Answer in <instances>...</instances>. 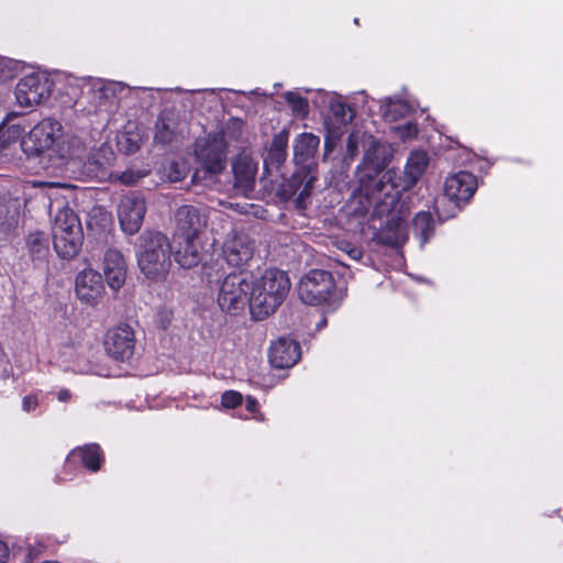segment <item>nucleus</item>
Here are the masks:
<instances>
[{"label":"nucleus","mask_w":563,"mask_h":563,"mask_svg":"<svg viewBox=\"0 0 563 563\" xmlns=\"http://www.w3.org/2000/svg\"><path fill=\"white\" fill-rule=\"evenodd\" d=\"M285 99L295 114L305 117L308 113V101L299 93L292 91L286 92Z\"/></svg>","instance_id":"35"},{"label":"nucleus","mask_w":563,"mask_h":563,"mask_svg":"<svg viewBox=\"0 0 563 563\" xmlns=\"http://www.w3.org/2000/svg\"><path fill=\"white\" fill-rule=\"evenodd\" d=\"M146 203L142 196L130 192L123 196L118 206V218L121 229L128 234L136 233L143 223Z\"/></svg>","instance_id":"14"},{"label":"nucleus","mask_w":563,"mask_h":563,"mask_svg":"<svg viewBox=\"0 0 563 563\" xmlns=\"http://www.w3.org/2000/svg\"><path fill=\"white\" fill-rule=\"evenodd\" d=\"M52 82L44 74L31 73L22 77L15 86V99L20 107L32 108L47 99Z\"/></svg>","instance_id":"12"},{"label":"nucleus","mask_w":563,"mask_h":563,"mask_svg":"<svg viewBox=\"0 0 563 563\" xmlns=\"http://www.w3.org/2000/svg\"><path fill=\"white\" fill-rule=\"evenodd\" d=\"M53 245L62 258L75 257L84 241V233L80 220L69 207L57 209L52 225Z\"/></svg>","instance_id":"5"},{"label":"nucleus","mask_w":563,"mask_h":563,"mask_svg":"<svg viewBox=\"0 0 563 563\" xmlns=\"http://www.w3.org/2000/svg\"><path fill=\"white\" fill-rule=\"evenodd\" d=\"M56 152L67 168L80 177L110 179V167L115 161V153L110 145L102 144L91 152L81 136L74 135L59 144Z\"/></svg>","instance_id":"2"},{"label":"nucleus","mask_w":563,"mask_h":563,"mask_svg":"<svg viewBox=\"0 0 563 563\" xmlns=\"http://www.w3.org/2000/svg\"><path fill=\"white\" fill-rule=\"evenodd\" d=\"M287 135H275L274 139L272 140L266 161H268L272 164H275L276 166H279L282 163H284L287 155Z\"/></svg>","instance_id":"30"},{"label":"nucleus","mask_w":563,"mask_h":563,"mask_svg":"<svg viewBox=\"0 0 563 563\" xmlns=\"http://www.w3.org/2000/svg\"><path fill=\"white\" fill-rule=\"evenodd\" d=\"M314 181L316 176L301 168L282 186L280 195L286 200L295 198L296 208L303 210L307 207Z\"/></svg>","instance_id":"16"},{"label":"nucleus","mask_w":563,"mask_h":563,"mask_svg":"<svg viewBox=\"0 0 563 563\" xmlns=\"http://www.w3.org/2000/svg\"><path fill=\"white\" fill-rule=\"evenodd\" d=\"M75 291L81 302L97 305L104 291L101 275L91 268L81 271L76 277Z\"/></svg>","instance_id":"18"},{"label":"nucleus","mask_w":563,"mask_h":563,"mask_svg":"<svg viewBox=\"0 0 563 563\" xmlns=\"http://www.w3.org/2000/svg\"><path fill=\"white\" fill-rule=\"evenodd\" d=\"M221 402L227 408H235L242 402V395L234 390L223 393Z\"/></svg>","instance_id":"37"},{"label":"nucleus","mask_w":563,"mask_h":563,"mask_svg":"<svg viewBox=\"0 0 563 563\" xmlns=\"http://www.w3.org/2000/svg\"><path fill=\"white\" fill-rule=\"evenodd\" d=\"M68 91L71 101L76 104L79 98L88 99L95 110L100 109L107 101L123 97L131 88L120 81H106L99 78H69Z\"/></svg>","instance_id":"6"},{"label":"nucleus","mask_w":563,"mask_h":563,"mask_svg":"<svg viewBox=\"0 0 563 563\" xmlns=\"http://www.w3.org/2000/svg\"><path fill=\"white\" fill-rule=\"evenodd\" d=\"M21 136V129L19 125L9 126L0 135L1 148H4L10 142H15Z\"/></svg>","instance_id":"36"},{"label":"nucleus","mask_w":563,"mask_h":563,"mask_svg":"<svg viewBox=\"0 0 563 563\" xmlns=\"http://www.w3.org/2000/svg\"><path fill=\"white\" fill-rule=\"evenodd\" d=\"M137 150V144L136 143H132L129 147H128V152H135Z\"/></svg>","instance_id":"49"},{"label":"nucleus","mask_w":563,"mask_h":563,"mask_svg":"<svg viewBox=\"0 0 563 563\" xmlns=\"http://www.w3.org/2000/svg\"><path fill=\"white\" fill-rule=\"evenodd\" d=\"M37 398L35 396H25L22 400V408L26 412L33 411L37 407Z\"/></svg>","instance_id":"41"},{"label":"nucleus","mask_w":563,"mask_h":563,"mask_svg":"<svg viewBox=\"0 0 563 563\" xmlns=\"http://www.w3.org/2000/svg\"><path fill=\"white\" fill-rule=\"evenodd\" d=\"M9 559V549L7 544L0 541V563H7Z\"/></svg>","instance_id":"43"},{"label":"nucleus","mask_w":563,"mask_h":563,"mask_svg":"<svg viewBox=\"0 0 563 563\" xmlns=\"http://www.w3.org/2000/svg\"><path fill=\"white\" fill-rule=\"evenodd\" d=\"M222 252L229 265L240 267L252 258L254 243L247 234L233 232L228 235Z\"/></svg>","instance_id":"17"},{"label":"nucleus","mask_w":563,"mask_h":563,"mask_svg":"<svg viewBox=\"0 0 563 563\" xmlns=\"http://www.w3.org/2000/svg\"><path fill=\"white\" fill-rule=\"evenodd\" d=\"M268 358L276 368L291 367L300 358L299 344L289 338H278L271 344Z\"/></svg>","instance_id":"20"},{"label":"nucleus","mask_w":563,"mask_h":563,"mask_svg":"<svg viewBox=\"0 0 563 563\" xmlns=\"http://www.w3.org/2000/svg\"><path fill=\"white\" fill-rule=\"evenodd\" d=\"M103 346L106 353L118 362L129 361L135 350L133 329L128 324L114 327L106 333Z\"/></svg>","instance_id":"13"},{"label":"nucleus","mask_w":563,"mask_h":563,"mask_svg":"<svg viewBox=\"0 0 563 563\" xmlns=\"http://www.w3.org/2000/svg\"><path fill=\"white\" fill-rule=\"evenodd\" d=\"M335 289L332 275L323 269H312L301 277L298 294L302 302L319 306L331 302Z\"/></svg>","instance_id":"9"},{"label":"nucleus","mask_w":563,"mask_h":563,"mask_svg":"<svg viewBox=\"0 0 563 563\" xmlns=\"http://www.w3.org/2000/svg\"><path fill=\"white\" fill-rule=\"evenodd\" d=\"M71 397V394L68 389H62L57 393V399L59 401H67Z\"/></svg>","instance_id":"46"},{"label":"nucleus","mask_w":563,"mask_h":563,"mask_svg":"<svg viewBox=\"0 0 563 563\" xmlns=\"http://www.w3.org/2000/svg\"><path fill=\"white\" fill-rule=\"evenodd\" d=\"M60 136V123L53 119H44L22 139L21 146L27 155H37L46 151H52L58 157L56 152L57 146L73 135H67L62 140Z\"/></svg>","instance_id":"7"},{"label":"nucleus","mask_w":563,"mask_h":563,"mask_svg":"<svg viewBox=\"0 0 563 563\" xmlns=\"http://www.w3.org/2000/svg\"><path fill=\"white\" fill-rule=\"evenodd\" d=\"M146 176V172L140 169H126L124 172H112L111 181H119L126 186L135 185L141 178Z\"/></svg>","instance_id":"34"},{"label":"nucleus","mask_w":563,"mask_h":563,"mask_svg":"<svg viewBox=\"0 0 563 563\" xmlns=\"http://www.w3.org/2000/svg\"><path fill=\"white\" fill-rule=\"evenodd\" d=\"M103 273L109 287L120 289L126 278V263L123 255L114 249H109L104 254Z\"/></svg>","instance_id":"22"},{"label":"nucleus","mask_w":563,"mask_h":563,"mask_svg":"<svg viewBox=\"0 0 563 563\" xmlns=\"http://www.w3.org/2000/svg\"><path fill=\"white\" fill-rule=\"evenodd\" d=\"M246 409L250 411V412H255L257 409H258V402L255 398L253 397H247L246 398Z\"/></svg>","instance_id":"44"},{"label":"nucleus","mask_w":563,"mask_h":563,"mask_svg":"<svg viewBox=\"0 0 563 563\" xmlns=\"http://www.w3.org/2000/svg\"><path fill=\"white\" fill-rule=\"evenodd\" d=\"M324 146H325V151H327V152L332 151V148H333V146H334V141H332L330 136H327V137H325V144H324Z\"/></svg>","instance_id":"47"},{"label":"nucleus","mask_w":563,"mask_h":563,"mask_svg":"<svg viewBox=\"0 0 563 563\" xmlns=\"http://www.w3.org/2000/svg\"><path fill=\"white\" fill-rule=\"evenodd\" d=\"M172 250L175 261L184 268H191L201 260L199 238L177 239L173 236Z\"/></svg>","instance_id":"21"},{"label":"nucleus","mask_w":563,"mask_h":563,"mask_svg":"<svg viewBox=\"0 0 563 563\" xmlns=\"http://www.w3.org/2000/svg\"><path fill=\"white\" fill-rule=\"evenodd\" d=\"M235 186L244 190L250 189L254 185L257 167L253 159L249 156H239L232 163Z\"/></svg>","instance_id":"25"},{"label":"nucleus","mask_w":563,"mask_h":563,"mask_svg":"<svg viewBox=\"0 0 563 563\" xmlns=\"http://www.w3.org/2000/svg\"><path fill=\"white\" fill-rule=\"evenodd\" d=\"M10 76V70L7 68V62L3 58H0V79L8 78Z\"/></svg>","instance_id":"45"},{"label":"nucleus","mask_w":563,"mask_h":563,"mask_svg":"<svg viewBox=\"0 0 563 563\" xmlns=\"http://www.w3.org/2000/svg\"><path fill=\"white\" fill-rule=\"evenodd\" d=\"M24 200L10 194L0 196V229L10 232L19 224Z\"/></svg>","instance_id":"23"},{"label":"nucleus","mask_w":563,"mask_h":563,"mask_svg":"<svg viewBox=\"0 0 563 563\" xmlns=\"http://www.w3.org/2000/svg\"><path fill=\"white\" fill-rule=\"evenodd\" d=\"M290 280L284 271L271 268L261 276H251V314L263 320L274 313L286 299Z\"/></svg>","instance_id":"3"},{"label":"nucleus","mask_w":563,"mask_h":563,"mask_svg":"<svg viewBox=\"0 0 563 563\" xmlns=\"http://www.w3.org/2000/svg\"><path fill=\"white\" fill-rule=\"evenodd\" d=\"M231 124L234 126V128H241L242 126V122L240 120H233L231 122Z\"/></svg>","instance_id":"50"},{"label":"nucleus","mask_w":563,"mask_h":563,"mask_svg":"<svg viewBox=\"0 0 563 563\" xmlns=\"http://www.w3.org/2000/svg\"><path fill=\"white\" fill-rule=\"evenodd\" d=\"M175 137L174 123L172 120L159 119L156 122L155 141L161 144H168Z\"/></svg>","instance_id":"33"},{"label":"nucleus","mask_w":563,"mask_h":563,"mask_svg":"<svg viewBox=\"0 0 563 563\" xmlns=\"http://www.w3.org/2000/svg\"><path fill=\"white\" fill-rule=\"evenodd\" d=\"M413 232L415 235L420 240V245L423 246L434 231V222L430 212L420 211L413 219Z\"/></svg>","instance_id":"29"},{"label":"nucleus","mask_w":563,"mask_h":563,"mask_svg":"<svg viewBox=\"0 0 563 563\" xmlns=\"http://www.w3.org/2000/svg\"><path fill=\"white\" fill-rule=\"evenodd\" d=\"M174 238H199L207 225V214L194 206H183L175 213Z\"/></svg>","instance_id":"15"},{"label":"nucleus","mask_w":563,"mask_h":563,"mask_svg":"<svg viewBox=\"0 0 563 563\" xmlns=\"http://www.w3.org/2000/svg\"><path fill=\"white\" fill-rule=\"evenodd\" d=\"M358 135L352 133L346 140V150L350 157H354L357 154Z\"/></svg>","instance_id":"40"},{"label":"nucleus","mask_w":563,"mask_h":563,"mask_svg":"<svg viewBox=\"0 0 563 563\" xmlns=\"http://www.w3.org/2000/svg\"><path fill=\"white\" fill-rule=\"evenodd\" d=\"M325 98L329 101L330 111L339 123L346 124L352 120L353 114L351 109L344 102L339 100L335 95H325Z\"/></svg>","instance_id":"32"},{"label":"nucleus","mask_w":563,"mask_h":563,"mask_svg":"<svg viewBox=\"0 0 563 563\" xmlns=\"http://www.w3.org/2000/svg\"><path fill=\"white\" fill-rule=\"evenodd\" d=\"M354 23H355V24H358V19H357V18H356V19H354Z\"/></svg>","instance_id":"51"},{"label":"nucleus","mask_w":563,"mask_h":563,"mask_svg":"<svg viewBox=\"0 0 563 563\" xmlns=\"http://www.w3.org/2000/svg\"><path fill=\"white\" fill-rule=\"evenodd\" d=\"M396 130L402 140L415 137L418 133L417 125L411 122H407L406 124L396 128Z\"/></svg>","instance_id":"38"},{"label":"nucleus","mask_w":563,"mask_h":563,"mask_svg":"<svg viewBox=\"0 0 563 563\" xmlns=\"http://www.w3.org/2000/svg\"><path fill=\"white\" fill-rule=\"evenodd\" d=\"M172 245L167 236L157 231H145L136 244L137 265L150 280L163 278L170 267Z\"/></svg>","instance_id":"4"},{"label":"nucleus","mask_w":563,"mask_h":563,"mask_svg":"<svg viewBox=\"0 0 563 563\" xmlns=\"http://www.w3.org/2000/svg\"><path fill=\"white\" fill-rule=\"evenodd\" d=\"M320 139L312 133H302L296 140L294 144V156L295 161L300 164H305L308 159L313 157L318 147Z\"/></svg>","instance_id":"26"},{"label":"nucleus","mask_w":563,"mask_h":563,"mask_svg":"<svg viewBox=\"0 0 563 563\" xmlns=\"http://www.w3.org/2000/svg\"><path fill=\"white\" fill-rule=\"evenodd\" d=\"M344 251L347 253V255L353 258V260H361L362 255H363V252L362 250H360L358 247H355V246H351L349 244H346V249H344Z\"/></svg>","instance_id":"42"},{"label":"nucleus","mask_w":563,"mask_h":563,"mask_svg":"<svg viewBox=\"0 0 563 563\" xmlns=\"http://www.w3.org/2000/svg\"><path fill=\"white\" fill-rule=\"evenodd\" d=\"M374 187L364 184L353 192L350 205L355 214L371 213L373 218L386 217L385 227L379 233V240L388 245L398 246L408 239L407 223L400 211L396 210L399 203V190L390 183L388 175L373 183Z\"/></svg>","instance_id":"1"},{"label":"nucleus","mask_w":563,"mask_h":563,"mask_svg":"<svg viewBox=\"0 0 563 563\" xmlns=\"http://www.w3.org/2000/svg\"><path fill=\"white\" fill-rule=\"evenodd\" d=\"M218 303L223 311L236 313L251 308V275L245 273L229 274L221 283Z\"/></svg>","instance_id":"8"},{"label":"nucleus","mask_w":563,"mask_h":563,"mask_svg":"<svg viewBox=\"0 0 563 563\" xmlns=\"http://www.w3.org/2000/svg\"><path fill=\"white\" fill-rule=\"evenodd\" d=\"M170 321H172V311L166 308L159 309L157 312V322H158L159 327L162 329H166L167 325L170 323Z\"/></svg>","instance_id":"39"},{"label":"nucleus","mask_w":563,"mask_h":563,"mask_svg":"<svg viewBox=\"0 0 563 563\" xmlns=\"http://www.w3.org/2000/svg\"><path fill=\"white\" fill-rule=\"evenodd\" d=\"M429 157L423 151H415L410 154L405 166V175L409 185H415L426 172Z\"/></svg>","instance_id":"28"},{"label":"nucleus","mask_w":563,"mask_h":563,"mask_svg":"<svg viewBox=\"0 0 563 563\" xmlns=\"http://www.w3.org/2000/svg\"><path fill=\"white\" fill-rule=\"evenodd\" d=\"M325 325H327V318L325 317H321V319L317 322L316 328H317L318 331H320Z\"/></svg>","instance_id":"48"},{"label":"nucleus","mask_w":563,"mask_h":563,"mask_svg":"<svg viewBox=\"0 0 563 563\" xmlns=\"http://www.w3.org/2000/svg\"><path fill=\"white\" fill-rule=\"evenodd\" d=\"M225 133L214 132L197 141L195 152L198 161L207 172L218 174L225 167Z\"/></svg>","instance_id":"11"},{"label":"nucleus","mask_w":563,"mask_h":563,"mask_svg":"<svg viewBox=\"0 0 563 563\" xmlns=\"http://www.w3.org/2000/svg\"><path fill=\"white\" fill-rule=\"evenodd\" d=\"M80 462L90 472L100 470L103 456L101 449L98 444H87L74 449L66 459V464L69 465L74 462Z\"/></svg>","instance_id":"24"},{"label":"nucleus","mask_w":563,"mask_h":563,"mask_svg":"<svg viewBox=\"0 0 563 563\" xmlns=\"http://www.w3.org/2000/svg\"><path fill=\"white\" fill-rule=\"evenodd\" d=\"M380 110L385 119L397 121L407 117L411 112L412 107L400 97H388L382 100Z\"/></svg>","instance_id":"27"},{"label":"nucleus","mask_w":563,"mask_h":563,"mask_svg":"<svg viewBox=\"0 0 563 563\" xmlns=\"http://www.w3.org/2000/svg\"><path fill=\"white\" fill-rule=\"evenodd\" d=\"M477 188L476 177L468 172H459L449 176L444 183V195L456 205L467 201Z\"/></svg>","instance_id":"19"},{"label":"nucleus","mask_w":563,"mask_h":563,"mask_svg":"<svg viewBox=\"0 0 563 563\" xmlns=\"http://www.w3.org/2000/svg\"><path fill=\"white\" fill-rule=\"evenodd\" d=\"M27 247L34 260H42L48 253V240L43 232H33L27 238Z\"/></svg>","instance_id":"31"},{"label":"nucleus","mask_w":563,"mask_h":563,"mask_svg":"<svg viewBox=\"0 0 563 563\" xmlns=\"http://www.w3.org/2000/svg\"><path fill=\"white\" fill-rule=\"evenodd\" d=\"M364 146L365 155L363 165L358 168L360 186L354 192H357L364 184H368L372 189L375 188L373 183L383 178L385 175L391 178L389 172L380 173L387 164V151L385 145L369 135L364 141Z\"/></svg>","instance_id":"10"}]
</instances>
